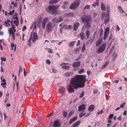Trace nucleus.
Instances as JSON below:
<instances>
[{"mask_svg":"<svg viewBox=\"0 0 127 127\" xmlns=\"http://www.w3.org/2000/svg\"><path fill=\"white\" fill-rule=\"evenodd\" d=\"M86 79V76L84 75H78L75 76L71 80L70 85L69 86L68 91L69 93L74 92V89L84 87Z\"/></svg>","mask_w":127,"mask_h":127,"instance_id":"f257e3e1","label":"nucleus"},{"mask_svg":"<svg viewBox=\"0 0 127 127\" xmlns=\"http://www.w3.org/2000/svg\"><path fill=\"white\" fill-rule=\"evenodd\" d=\"M82 21L86 23V26L88 29L91 28V17L89 15H83L81 17Z\"/></svg>","mask_w":127,"mask_h":127,"instance_id":"f03ea898","label":"nucleus"},{"mask_svg":"<svg viewBox=\"0 0 127 127\" xmlns=\"http://www.w3.org/2000/svg\"><path fill=\"white\" fill-rule=\"evenodd\" d=\"M47 12L52 14H55L56 12L57 8L56 6L54 5H49L48 7Z\"/></svg>","mask_w":127,"mask_h":127,"instance_id":"7ed1b4c3","label":"nucleus"},{"mask_svg":"<svg viewBox=\"0 0 127 127\" xmlns=\"http://www.w3.org/2000/svg\"><path fill=\"white\" fill-rule=\"evenodd\" d=\"M48 20L49 19L48 18L45 17L42 19L41 20V19H39L38 21V22L39 23L41 22L42 28L44 29L45 28L46 24L48 22Z\"/></svg>","mask_w":127,"mask_h":127,"instance_id":"20e7f679","label":"nucleus"},{"mask_svg":"<svg viewBox=\"0 0 127 127\" xmlns=\"http://www.w3.org/2000/svg\"><path fill=\"white\" fill-rule=\"evenodd\" d=\"M106 44L104 43L100 46L98 49L96 51L97 53L99 54L103 51L106 48Z\"/></svg>","mask_w":127,"mask_h":127,"instance_id":"39448f33","label":"nucleus"},{"mask_svg":"<svg viewBox=\"0 0 127 127\" xmlns=\"http://www.w3.org/2000/svg\"><path fill=\"white\" fill-rule=\"evenodd\" d=\"M79 1L77 0L75 1L70 6V8L72 10L76 9L79 5Z\"/></svg>","mask_w":127,"mask_h":127,"instance_id":"423d86ee","label":"nucleus"},{"mask_svg":"<svg viewBox=\"0 0 127 127\" xmlns=\"http://www.w3.org/2000/svg\"><path fill=\"white\" fill-rule=\"evenodd\" d=\"M53 29L52 24L51 22H49L47 24L46 29L48 33L49 32L52 30Z\"/></svg>","mask_w":127,"mask_h":127,"instance_id":"0eeeda50","label":"nucleus"},{"mask_svg":"<svg viewBox=\"0 0 127 127\" xmlns=\"http://www.w3.org/2000/svg\"><path fill=\"white\" fill-rule=\"evenodd\" d=\"M109 29H110L108 27L105 31L103 37L104 40H105L107 38L109 34Z\"/></svg>","mask_w":127,"mask_h":127,"instance_id":"6e6552de","label":"nucleus"},{"mask_svg":"<svg viewBox=\"0 0 127 127\" xmlns=\"http://www.w3.org/2000/svg\"><path fill=\"white\" fill-rule=\"evenodd\" d=\"M85 109V105L84 104L79 106L78 107V110L79 112L84 110Z\"/></svg>","mask_w":127,"mask_h":127,"instance_id":"1a4fd4ad","label":"nucleus"},{"mask_svg":"<svg viewBox=\"0 0 127 127\" xmlns=\"http://www.w3.org/2000/svg\"><path fill=\"white\" fill-rule=\"evenodd\" d=\"M33 37L32 39V41L33 43H34L35 41V40L37 39L38 38L37 33L35 32L33 33Z\"/></svg>","mask_w":127,"mask_h":127,"instance_id":"9d476101","label":"nucleus"},{"mask_svg":"<svg viewBox=\"0 0 127 127\" xmlns=\"http://www.w3.org/2000/svg\"><path fill=\"white\" fill-rule=\"evenodd\" d=\"M103 41L102 39L101 38H99L96 41L95 43V46L97 47L99 46L102 43Z\"/></svg>","mask_w":127,"mask_h":127,"instance_id":"9b49d317","label":"nucleus"},{"mask_svg":"<svg viewBox=\"0 0 127 127\" xmlns=\"http://www.w3.org/2000/svg\"><path fill=\"white\" fill-rule=\"evenodd\" d=\"M80 64L81 63L80 62L74 63L72 64V66L74 68H78L80 65Z\"/></svg>","mask_w":127,"mask_h":127,"instance_id":"f8f14e48","label":"nucleus"},{"mask_svg":"<svg viewBox=\"0 0 127 127\" xmlns=\"http://www.w3.org/2000/svg\"><path fill=\"white\" fill-rule=\"evenodd\" d=\"M68 3L67 1L64 2L63 5L62 7L63 9H66L68 8L69 6L68 5Z\"/></svg>","mask_w":127,"mask_h":127,"instance_id":"ddd939ff","label":"nucleus"},{"mask_svg":"<svg viewBox=\"0 0 127 127\" xmlns=\"http://www.w3.org/2000/svg\"><path fill=\"white\" fill-rule=\"evenodd\" d=\"M80 25V23L78 22H76L75 23L74 25L73 28V30L74 31H76L77 30Z\"/></svg>","mask_w":127,"mask_h":127,"instance_id":"4468645a","label":"nucleus"},{"mask_svg":"<svg viewBox=\"0 0 127 127\" xmlns=\"http://www.w3.org/2000/svg\"><path fill=\"white\" fill-rule=\"evenodd\" d=\"M60 122L58 120L55 121L54 123V127H60Z\"/></svg>","mask_w":127,"mask_h":127,"instance_id":"2eb2a0df","label":"nucleus"},{"mask_svg":"<svg viewBox=\"0 0 127 127\" xmlns=\"http://www.w3.org/2000/svg\"><path fill=\"white\" fill-rule=\"evenodd\" d=\"M106 17L107 18L105 19L104 22V23L106 25L109 22V21L110 18L109 17V14L108 13L106 14Z\"/></svg>","mask_w":127,"mask_h":127,"instance_id":"dca6fc26","label":"nucleus"},{"mask_svg":"<svg viewBox=\"0 0 127 127\" xmlns=\"http://www.w3.org/2000/svg\"><path fill=\"white\" fill-rule=\"evenodd\" d=\"M95 108V106L93 105H92L90 106L88 109V110L89 111L92 112L93 111Z\"/></svg>","mask_w":127,"mask_h":127,"instance_id":"f3484780","label":"nucleus"},{"mask_svg":"<svg viewBox=\"0 0 127 127\" xmlns=\"http://www.w3.org/2000/svg\"><path fill=\"white\" fill-rule=\"evenodd\" d=\"M36 22H35L33 23L32 26L30 27L31 29H32L34 30L36 28Z\"/></svg>","mask_w":127,"mask_h":127,"instance_id":"a211bd4d","label":"nucleus"},{"mask_svg":"<svg viewBox=\"0 0 127 127\" xmlns=\"http://www.w3.org/2000/svg\"><path fill=\"white\" fill-rule=\"evenodd\" d=\"M90 32L88 30H86V34L87 37V39H88L90 35Z\"/></svg>","mask_w":127,"mask_h":127,"instance_id":"6ab92c4d","label":"nucleus"},{"mask_svg":"<svg viewBox=\"0 0 127 127\" xmlns=\"http://www.w3.org/2000/svg\"><path fill=\"white\" fill-rule=\"evenodd\" d=\"M19 83L18 82H17L16 84H14V85L13 88L14 90L17 89V91L18 89Z\"/></svg>","mask_w":127,"mask_h":127,"instance_id":"aec40b11","label":"nucleus"},{"mask_svg":"<svg viewBox=\"0 0 127 127\" xmlns=\"http://www.w3.org/2000/svg\"><path fill=\"white\" fill-rule=\"evenodd\" d=\"M80 122V121H79L76 122L75 123L73 124L71 127H76L79 125Z\"/></svg>","mask_w":127,"mask_h":127,"instance_id":"412c9836","label":"nucleus"},{"mask_svg":"<svg viewBox=\"0 0 127 127\" xmlns=\"http://www.w3.org/2000/svg\"><path fill=\"white\" fill-rule=\"evenodd\" d=\"M73 73L70 72H68L66 73L65 75L64 76L66 77H70L72 75Z\"/></svg>","mask_w":127,"mask_h":127,"instance_id":"4be33fe9","label":"nucleus"},{"mask_svg":"<svg viewBox=\"0 0 127 127\" xmlns=\"http://www.w3.org/2000/svg\"><path fill=\"white\" fill-rule=\"evenodd\" d=\"M59 91L60 93H62L64 92L65 91L64 87H61L59 88Z\"/></svg>","mask_w":127,"mask_h":127,"instance_id":"5701e85b","label":"nucleus"},{"mask_svg":"<svg viewBox=\"0 0 127 127\" xmlns=\"http://www.w3.org/2000/svg\"><path fill=\"white\" fill-rule=\"evenodd\" d=\"M101 8L102 10L105 11L106 10L105 5L102 3H101Z\"/></svg>","mask_w":127,"mask_h":127,"instance_id":"b1692460","label":"nucleus"},{"mask_svg":"<svg viewBox=\"0 0 127 127\" xmlns=\"http://www.w3.org/2000/svg\"><path fill=\"white\" fill-rule=\"evenodd\" d=\"M59 0H50L49 1V3L51 4H53L58 2Z\"/></svg>","mask_w":127,"mask_h":127,"instance_id":"393cba45","label":"nucleus"},{"mask_svg":"<svg viewBox=\"0 0 127 127\" xmlns=\"http://www.w3.org/2000/svg\"><path fill=\"white\" fill-rule=\"evenodd\" d=\"M65 15L67 16H73L74 14L73 13H68L65 14Z\"/></svg>","mask_w":127,"mask_h":127,"instance_id":"a878e982","label":"nucleus"},{"mask_svg":"<svg viewBox=\"0 0 127 127\" xmlns=\"http://www.w3.org/2000/svg\"><path fill=\"white\" fill-rule=\"evenodd\" d=\"M62 68L64 69L68 70L70 68V67L69 66L63 65L62 66Z\"/></svg>","mask_w":127,"mask_h":127,"instance_id":"bb28decb","label":"nucleus"},{"mask_svg":"<svg viewBox=\"0 0 127 127\" xmlns=\"http://www.w3.org/2000/svg\"><path fill=\"white\" fill-rule=\"evenodd\" d=\"M80 36L82 40H84L85 39V37L84 33L83 32L81 33L80 35Z\"/></svg>","mask_w":127,"mask_h":127,"instance_id":"cd10ccee","label":"nucleus"},{"mask_svg":"<svg viewBox=\"0 0 127 127\" xmlns=\"http://www.w3.org/2000/svg\"><path fill=\"white\" fill-rule=\"evenodd\" d=\"M11 47L12 50L13 49V48L14 47V51H15L16 48V45H15V44L14 43H12L11 44Z\"/></svg>","mask_w":127,"mask_h":127,"instance_id":"c85d7f7f","label":"nucleus"},{"mask_svg":"<svg viewBox=\"0 0 127 127\" xmlns=\"http://www.w3.org/2000/svg\"><path fill=\"white\" fill-rule=\"evenodd\" d=\"M109 63V62L108 61H107L104 65L102 66V68L103 69L105 68L107 66Z\"/></svg>","mask_w":127,"mask_h":127,"instance_id":"c756f323","label":"nucleus"},{"mask_svg":"<svg viewBox=\"0 0 127 127\" xmlns=\"http://www.w3.org/2000/svg\"><path fill=\"white\" fill-rule=\"evenodd\" d=\"M98 0H97L94 3V4L93 5V6L94 7H95L96 6H98L99 5V3H98Z\"/></svg>","mask_w":127,"mask_h":127,"instance_id":"7c9ffc66","label":"nucleus"},{"mask_svg":"<svg viewBox=\"0 0 127 127\" xmlns=\"http://www.w3.org/2000/svg\"><path fill=\"white\" fill-rule=\"evenodd\" d=\"M76 41H74L69 43V46L71 47L73 46L75 44Z\"/></svg>","mask_w":127,"mask_h":127,"instance_id":"2f4dec72","label":"nucleus"},{"mask_svg":"<svg viewBox=\"0 0 127 127\" xmlns=\"http://www.w3.org/2000/svg\"><path fill=\"white\" fill-rule=\"evenodd\" d=\"M52 21L54 23H58L59 22V21H58V20L55 18H53L52 19Z\"/></svg>","mask_w":127,"mask_h":127,"instance_id":"473e14b6","label":"nucleus"},{"mask_svg":"<svg viewBox=\"0 0 127 127\" xmlns=\"http://www.w3.org/2000/svg\"><path fill=\"white\" fill-rule=\"evenodd\" d=\"M84 111H83V112L81 113L79 115V117L80 118L82 117L83 116H84L86 114V113L85 112H84Z\"/></svg>","mask_w":127,"mask_h":127,"instance_id":"72a5a7b5","label":"nucleus"},{"mask_svg":"<svg viewBox=\"0 0 127 127\" xmlns=\"http://www.w3.org/2000/svg\"><path fill=\"white\" fill-rule=\"evenodd\" d=\"M103 33V30L102 29L101 30L100 33V37L99 38H101L102 39V36Z\"/></svg>","mask_w":127,"mask_h":127,"instance_id":"f704fd0d","label":"nucleus"},{"mask_svg":"<svg viewBox=\"0 0 127 127\" xmlns=\"http://www.w3.org/2000/svg\"><path fill=\"white\" fill-rule=\"evenodd\" d=\"M63 117L64 118H65L68 115V113L66 112L65 111H64L63 112Z\"/></svg>","mask_w":127,"mask_h":127,"instance_id":"c9c22d12","label":"nucleus"},{"mask_svg":"<svg viewBox=\"0 0 127 127\" xmlns=\"http://www.w3.org/2000/svg\"><path fill=\"white\" fill-rule=\"evenodd\" d=\"M66 28L69 29H71L73 28V26L71 25H69L66 27Z\"/></svg>","mask_w":127,"mask_h":127,"instance_id":"e433bc0d","label":"nucleus"},{"mask_svg":"<svg viewBox=\"0 0 127 127\" xmlns=\"http://www.w3.org/2000/svg\"><path fill=\"white\" fill-rule=\"evenodd\" d=\"M1 86L4 88H6V83H1Z\"/></svg>","mask_w":127,"mask_h":127,"instance_id":"4c0bfd02","label":"nucleus"},{"mask_svg":"<svg viewBox=\"0 0 127 127\" xmlns=\"http://www.w3.org/2000/svg\"><path fill=\"white\" fill-rule=\"evenodd\" d=\"M85 45L84 43L83 45V46L82 48V52H84L85 51Z\"/></svg>","mask_w":127,"mask_h":127,"instance_id":"58836bf2","label":"nucleus"},{"mask_svg":"<svg viewBox=\"0 0 127 127\" xmlns=\"http://www.w3.org/2000/svg\"><path fill=\"white\" fill-rule=\"evenodd\" d=\"M9 33L10 34H11L14 32H13V30L12 28H10V29L8 30Z\"/></svg>","mask_w":127,"mask_h":127,"instance_id":"ea45409f","label":"nucleus"},{"mask_svg":"<svg viewBox=\"0 0 127 127\" xmlns=\"http://www.w3.org/2000/svg\"><path fill=\"white\" fill-rule=\"evenodd\" d=\"M14 24H16V26H17L18 25L19 22L18 20H15L14 21Z\"/></svg>","mask_w":127,"mask_h":127,"instance_id":"a19ab883","label":"nucleus"},{"mask_svg":"<svg viewBox=\"0 0 127 127\" xmlns=\"http://www.w3.org/2000/svg\"><path fill=\"white\" fill-rule=\"evenodd\" d=\"M84 71V68H82L78 72V73L80 74H81Z\"/></svg>","mask_w":127,"mask_h":127,"instance_id":"79ce46f5","label":"nucleus"},{"mask_svg":"<svg viewBox=\"0 0 127 127\" xmlns=\"http://www.w3.org/2000/svg\"><path fill=\"white\" fill-rule=\"evenodd\" d=\"M105 15V12H102L101 18L103 19L104 18Z\"/></svg>","mask_w":127,"mask_h":127,"instance_id":"37998d69","label":"nucleus"},{"mask_svg":"<svg viewBox=\"0 0 127 127\" xmlns=\"http://www.w3.org/2000/svg\"><path fill=\"white\" fill-rule=\"evenodd\" d=\"M22 70V68H21L20 67V66L19 69V71L18 73V75L19 76L20 75V73L21 72Z\"/></svg>","mask_w":127,"mask_h":127,"instance_id":"c03bdc74","label":"nucleus"},{"mask_svg":"<svg viewBox=\"0 0 127 127\" xmlns=\"http://www.w3.org/2000/svg\"><path fill=\"white\" fill-rule=\"evenodd\" d=\"M117 56V54H116L115 52H114L113 54L112 55V57H113L114 59L116 58Z\"/></svg>","mask_w":127,"mask_h":127,"instance_id":"a18cd8bd","label":"nucleus"},{"mask_svg":"<svg viewBox=\"0 0 127 127\" xmlns=\"http://www.w3.org/2000/svg\"><path fill=\"white\" fill-rule=\"evenodd\" d=\"M63 20L62 17H60L58 19V21H59V22H61Z\"/></svg>","mask_w":127,"mask_h":127,"instance_id":"49530a36","label":"nucleus"},{"mask_svg":"<svg viewBox=\"0 0 127 127\" xmlns=\"http://www.w3.org/2000/svg\"><path fill=\"white\" fill-rule=\"evenodd\" d=\"M47 50L48 52L49 53H52L53 52V50L52 49H51L50 48H48L47 49Z\"/></svg>","mask_w":127,"mask_h":127,"instance_id":"de8ad7c7","label":"nucleus"},{"mask_svg":"<svg viewBox=\"0 0 127 127\" xmlns=\"http://www.w3.org/2000/svg\"><path fill=\"white\" fill-rule=\"evenodd\" d=\"M90 8V6L89 5H86L84 7V9H89Z\"/></svg>","mask_w":127,"mask_h":127,"instance_id":"09e8293b","label":"nucleus"},{"mask_svg":"<svg viewBox=\"0 0 127 127\" xmlns=\"http://www.w3.org/2000/svg\"><path fill=\"white\" fill-rule=\"evenodd\" d=\"M80 48H78L75 49V51L77 53H78L79 52L80 50Z\"/></svg>","mask_w":127,"mask_h":127,"instance_id":"8fccbe9b","label":"nucleus"},{"mask_svg":"<svg viewBox=\"0 0 127 127\" xmlns=\"http://www.w3.org/2000/svg\"><path fill=\"white\" fill-rule=\"evenodd\" d=\"M84 92H82L81 93L79 97L80 98L82 97L84 95Z\"/></svg>","mask_w":127,"mask_h":127,"instance_id":"3c124183","label":"nucleus"},{"mask_svg":"<svg viewBox=\"0 0 127 127\" xmlns=\"http://www.w3.org/2000/svg\"><path fill=\"white\" fill-rule=\"evenodd\" d=\"M57 70L55 68H53L52 69V72L53 73H55L57 72Z\"/></svg>","mask_w":127,"mask_h":127,"instance_id":"603ef678","label":"nucleus"},{"mask_svg":"<svg viewBox=\"0 0 127 127\" xmlns=\"http://www.w3.org/2000/svg\"><path fill=\"white\" fill-rule=\"evenodd\" d=\"M118 8L119 11L120 13H121V11L122 10L121 7L120 6H119Z\"/></svg>","mask_w":127,"mask_h":127,"instance_id":"864d4df0","label":"nucleus"},{"mask_svg":"<svg viewBox=\"0 0 127 127\" xmlns=\"http://www.w3.org/2000/svg\"><path fill=\"white\" fill-rule=\"evenodd\" d=\"M69 64L68 63H61L60 64V65L61 66H62L63 65H67Z\"/></svg>","mask_w":127,"mask_h":127,"instance_id":"5fc2aeb1","label":"nucleus"},{"mask_svg":"<svg viewBox=\"0 0 127 127\" xmlns=\"http://www.w3.org/2000/svg\"><path fill=\"white\" fill-rule=\"evenodd\" d=\"M113 114H111L110 115L109 117V119H112L113 117Z\"/></svg>","mask_w":127,"mask_h":127,"instance_id":"6e6d98bb","label":"nucleus"},{"mask_svg":"<svg viewBox=\"0 0 127 127\" xmlns=\"http://www.w3.org/2000/svg\"><path fill=\"white\" fill-rule=\"evenodd\" d=\"M46 62V63L48 64H49L51 63V61L49 60H47Z\"/></svg>","mask_w":127,"mask_h":127,"instance_id":"4d7b16f0","label":"nucleus"},{"mask_svg":"<svg viewBox=\"0 0 127 127\" xmlns=\"http://www.w3.org/2000/svg\"><path fill=\"white\" fill-rule=\"evenodd\" d=\"M1 60L2 61H6V59L5 58H2L1 57Z\"/></svg>","mask_w":127,"mask_h":127,"instance_id":"13d9d810","label":"nucleus"},{"mask_svg":"<svg viewBox=\"0 0 127 127\" xmlns=\"http://www.w3.org/2000/svg\"><path fill=\"white\" fill-rule=\"evenodd\" d=\"M125 102H124L120 106V108H122L125 105Z\"/></svg>","mask_w":127,"mask_h":127,"instance_id":"bf43d9fd","label":"nucleus"},{"mask_svg":"<svg viewBox=\"0 0 127 127\" xmlns=\"http://www.w3.org/2000/svg\"><path fill=\"white\" fill-rule=\"evenodd\" d=\"M74 120H72V119H71L70 121L69 122V124H72L73 122H74Z\"/></svg>","mask_w":127,"mask_h":127,"instance_id":"052dcab7","label":"nucleus"},{"mask_svg":"<svg viewBox=\"0 0 127 127\" xmlns=\"http://www.w3.org/2000/svg\"><path fill=\"white\" fill-rule=\"evenodd\" d=\"M87 73L88 75H89L92 73V72L90 71H87Z\"/></svg>","mask_w":127,"mask_h":127,"instance_id":"680f3d73","label":"nucleus"},{"mask_svg":"<svg viewBox=\"0 0 127 127\" xmlns=\"http://www.w3.org/2000/svg\"><path fill=\"white\" fill-rule=\"evenodd\" d=\"M26 29V27L25 26H23V28L22 29V31H24Z\"/></svg>","mask_w":127,"mask_h":127,"instance_id":"e2e57ef3","label":"nucleus"},{"mask_svg":"<svg viewBox=\"0 0 127 127\" xmlns=\"http://www.w3.org/2000/svg\"><path fill=\"white\" fill-rule=\"evenodd\" d=\"M77 117L76 116V117H74L72 119V120H74V121H75L76 120H77Z\"/></svg>","mask_w":127,"mask_h":127,"instance_id":"0e129e2a","label":"nucleus"},{"mask_svg":"<svg viewBox=\"0 0 127 127\" xmlns=\"http://www.w3.org/2000/svg\"><path fill=\"white\" fill-rule=\"evenodd\" d=\"M80 44V41L79 40L78 41L77 43L76 44L77 45V46H79Z\"/></svg>","mask_w":127,"mask_h":127,"instance_id":"69168bd1","label":"nucleus"},{"mask_svg":"<svg viewBox=\"0 0 127 127\" xmlns=\"http://www.w3.org/2000/svg\"><path fill=\"white\" fill-rule=\"evenodd\" d=\"M117 119L119 120H121L122 119V118L121 117V116L120 115L119 117L117 118Z\"/></svg>","mask_w":127,"mask_h":127,"instance_id":"338daca9","label":"nucleus"},{"mask_svg":"<svg viewBox=\"0 0 127 127\" xmlns=\"http://www.w3.org/2000/svg\"><path fill=\"white\" fill-rule=\"evenodd\" d=\"M98 92V91L96 89H95L94 90V93L95 94L97 92Z\"/></svg>","mask_w":127,"mask_h":127,"instance_id":"774afa93","label":"nucleus"}]
</instances>
